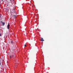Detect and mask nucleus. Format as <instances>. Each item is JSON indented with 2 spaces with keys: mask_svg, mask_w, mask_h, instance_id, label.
<instances>
[{
  "mask_svg": "<svg viewBox=\"0 0 73 73\" xmlns=\"http://www.w3.org/2000/svg\"><path fill=\"white\" fill-rule=\"evenodd\" d=\"M0 36H1V34H0Z\"/></svg>",
  "mask_w": 73,
  "mask_h": 73,
  "instance_id": "nucleus-9",
  "label": "nucleus"
},
{
  "mask_svg": "<svg viewBox=\"0 0 73 73\" xmlns=\"http://www.w3.org/2000/svg\"><path fill=\"white\" fill-rule=\"evenodd\" d=\"M17 65H16L15 66V67L17 68Z\"/></svg>",
  "mask_w": 73,
  "mask_h": 73,
  "instance_id": "nucleus-11",
  "label": "nucleus"
},
{
  "mask_svg": "<svg viewBox=\"0 0 73 73\" xmlns=\"http://www.w3.org/2000/svg\"><path fill=\"white\" fill-rule=\"evenodd\" d=\"M7 29H9V27H10V25H9V24H8V25L7 26Z\"/></svg>",
  "mask_w": 73,
  "mask_h": 73,
  "instance_id": "nucleus-2",
  "label": "nucleus"
},
{
  "mask_svg": "<svg viewBox=\"0 0 73 73\" xmlns=\"http://www.w3.org/2000/svg\"><path fill=\"white\" fill-rule=\"evenodd\" d=\"M14 57V56L13 55H11V56L10 55V58H11L12 57Z\"/></svg>",
  "mask_w": 73,
  "mask_h": 73,
  "instance_id": "nucleus-1",
  "label": "nucleus"
},
{
  "mask_svg": "<svg viewBox=\"0 0 73 73\" xmlns=\"http://www.w3.org/2000/svg\"><path fill=\"white\" fill-rule=\"evenodd\" d=\"M13 17L14 18V19H15V18H16V15H14L13 16Z\"/></svg>",
  "mask_w": 73,
  "mask_h": 73,
  "instance_id": "nucleus-3",
  "label": "nucleus"
},
{
  "mask_svg": "<svg viewBox=\"0 0 73 73\" xmlns=\"http://www.w3.org/2000/svg\"><path fill=\"white\" fill-rule=\"evenodd\" d=\"M2 25H3V26H4V25H5V22H3L2 23Z\"/></svg>",
  "mask_w": 73,
  "mask_h": 73,
  "instance_id": "nucleus-4",
  "label": "nucleus"
},
{
  "mask_svg": "<svg viewBox=\"0 0 73 73\" xmlns=\"http://www.w3.org/2000/svg\"><path fill=\"white\" fill-rule=\"evenodd\" d=\"M24 46H27V45H25V44Z\"/></svg>",
  "mask_w": 73,
  "mask_h": 73,
  "instance_id": "nucleus-8",
  "label": "nucleus"
},
{
  "mask_svg": "<svg viewBox=\"0 0 73 73\" xmlns=\"http://www.w3.org/2000/svg\"><path fill=\"white\" fill-rule=\"evenodd\" d=\"M0 23H3V22L2 21H0Z\"/></svg>",
  "mask_w": 73,
  "mask_h": 73,
  "instance_id": "nucleus-7",
  "label": "nucleus"
},
{
  "mask_svg": "<svg viewBox=\"0 0 73 73\" xmlns=\"http://www.w3.org/2000/svg\"><path fill=\"white\" fill-rule=\"evenodd\" d=\"M4 0H1V1H2L3 2Z\"/></svg>",
  "mask_w": 73,
  "mask_h": 73,
  "instance_id": "nucleus-10",
  "label": "nucleus"
},
{
  "mask_svg": "<svg viewBox=\"0 0 73 73\" xmlns=\"http://www.w3.org/2000/svg\"><path fill=\"white\" fill-rule=\"evenodd\" d=\"M8 5H7V6H8Z\"/></svg>",
  "mask_w": 73,
  "mask_h": 73,
  "instance_id": "nucleus-12",
  "label": "nucleus"
},
{
  "mask_svg": "<svg viewBox=\"0 0 73 73\" xmlns=\"http://www.w3.org/2000/svg\"><path fill=\"white\" fill-rule=\"evenodd\" d=\"M11 44H13V41H11Z\"/></svg>",
  "mask_w": 73,
  "mask_h": 73,
  "instance_id": "nucleus-6",
  "label": "nucleus"
},
{
  "mask_svg": "<svg viewBox=\"0 0 73 73\" xmlns=\"http://www.w3.org/2000/svg\"><path fill=\"white\" fill-rule=\"evenodd\" d=\"M41 41H44V39H43V38H41Z\"/></svg>",
  "mask_w": 73,
  "mask_h": 73,
  "instance_id": "nucleus-5",
  "label": "nucleus"
}]
</instances>
